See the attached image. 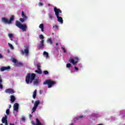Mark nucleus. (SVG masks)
Listing matches in <instances>:
<instances>
[{
  "mask_svg": "<svg viewBox=\"0 0 125 125\" xmlns=\"http://www.w3.org/2000/svg\"><path fill=\"white\" fill-rule=\"evenodd\" d=\"M33 125H43L41 122H40V120L39 119L37 118L36 119V123H33Z\"/></svg>",
  "mask_w": 125,
  "mask_h": 125,
  "instance_id": "obj_14",
  "label": "nucleus"
},
{
  "mask_svg": "<svg viewBox=\"0 0 125 125\" xmlns=\"http://www.w3.org/2000/svg\"><path fill=\"white\" fill-rule=\"evenodd\" d=\"M55 81H52L51 79H48L43 82V84H47L48 88L52 87L53 85L55 84Z\"/></svg>",
  "mask_w": 125,
  "mask_h": 125,
  "instance_id": "obj_5",
  "label": "nucleus"
},
{
  "mask_svg": "<svg viewBox=\"0 0 125 125\" xmlns=\"http://www.w3.org/2000/svg\"><path fill=\"white\" fill-rule=\"evenodd\" d=\"M8 44L11 49H14V47H13V45H12V44H10V43H8Z\"/></svg>",
  "mask_w": 125,
  "mask_h": 125,
  "instance_id": "obj_28",
  "label": "nucleus"
},
{
  "mask_svg": "<svg viewBox=\"0 0 125 125\" xmlns=\"http://www.w3.org/2000/svg\"><path fill=\"white\" fill-rule=\"evenodd\" d=\"M79 68H82V64H79Z\"/></svg>",
  "mask_w": 125,
  "mask_h": 125,
  "instance_id": "obj_39",
  "label": "nucleus"
},
{
  "mask_svg": "<svg viewBox=\"0 0 125 125\" xmlns=\"http://www.w3.org/2000/svg\"><path fill=\"white\" fill-rule=\"evenodd\" d=\"M83 115H80L79 117H77L75 118V121H79V120H80V119H83Z\"/></svg>",
  "mask_w": 125,
  "mask_h": 125,
  "instance_id": "obj_21",
  "label": "nucleus"
},
{
  "mask_svg": "<svg viewBox=\"0 0 125 125\" xmlns=\"http://www.w3.org/2000/svg\"><path fill=\"white\" fill-rule=\"evenodd\" d=\"M25 47V49L24 50H21V54L22 55H24V54L25 53V54H26V55H28L29 54V46L26 45L24 46Z\"/></svg>",
  "mask_w": 125,
  "mask_h": 125,
  "instance_id": "obj_8",
  "label": "nucleus"
},
{
  "mask_svg": "<svg viewBox=\"0 0 125 125\" xmlns=\"http://www.w3.org/2000/svg\"><path fill=\"white\" fill-rule=\"evenodd\" d=\"M37 108H38V107H37V106H35L34 105V106L32 108V113L36 112V111L37 110Z\"/></svg>",
  "mask_w": 125,
  "mask_h": 125,
  "instance_id": "obj_25",
  "label": "nucleus"
},
{
  "mask_svg": "<svg viewBox=\"0 0 125 125\" xmlns=\"http://www.w3.org/2000/svg\"><path fill=\"white\" fill-rule=\"evenodd\" d=\"M36 97H37V90H34L33 94V98L36 99Z\"/></svg>",
  "mask_w": 125,
  "mask_h": 125,
  "instance_id": "obj_19",
  "label": "nucleus"
},
{
  "mask_svg": "<svg viewBox=\"0 0 125 125\" xmlns=\"http://www.w3.org/2000/svg\"><path fill=\"white\" fill-rule=\"evenodd\" d=\"M16 26L19 28L20 29H21L23 32L26 31L28 28L27 26V25L26 24H22L20 23V22L17 21L15 23Z\"/></svg>",
  "mask_w": 125,
  "mask_h": 125,
  "instance_id": "obj_3",
  "label": "nucleus"
},
{
  "mask_svg": "<svg viewBox=\"0 0 125 125\" xmlns=\"http://www.w3.org/2000/svg\"><path fill=\"white\" fill-rule=\"evenodd\" d=\"M43 73H44V75H48V71H47V70H45V71H43Z\"/></svg>",
  "mask_w": 125,
  "mask_h": 125,
  "instance_id": "obj_33",
  "label": "nucleus"
},
{
  "mask_svg": "<svg viewBox=\"0 0 125 125\" xmlns=\"http://www.w3.org/2000/svg\"><path fill=\"white\" fill-rule=\"evenodd\" d=\"M9 125H15L14 124H12V123H10Z\"/></svg>",
  "mask_w": 125,
  "mask_h": 125,
  "instance_id": "obj_43",
  "label": "nucleus"
},
{
  "mask_svg": "<svg viewBox=\"0 0 125 125\" xmlns=\"http://www.w3.org/2000/svg\"><path fill=\"white\" fill-rule=\"evenodd\" d=\"M12 62H13V63H16V65L17 66H22L23 65V63H21V62H17V60L15 59H13L12 60Z\"/></svg>",
  "mask_w": 125,
  "mask_h": 125,
  "instance_id": "obj_12",
  "label": "nucleus"
},
{
  "mask_svg": "<svg viewBox=\"0 0 125 125\" xmlns=\"http://www.w3.org/2000/svg\"><path fill=\"white\" fill-rule=\"evenodd\" d=\"M9 112H10L9 109H6V114H7V115H9Z\"/></svg>",
  "mask_w": 125,
  "mask_h": 125,
  "instance_id": "obj_34",
  "label": "nucleus"
},
{
  "mask_svg": "<svg viewBox=\"0 0 125 125\" xmlns=\"http://www.w3.org/2000/svg\"><path fill=\"white\" fill-rule=\"evenodd\" d=\"M39 38L41 41H40V44L38 46V48H39V49H42V48H43V46H44V37L42 34H41L39 35Z\"/></svg>",
  "mask_w": 125,
  "mask_h": 125,
  "instance_id": "obj_6",
  "label": "nucleus"
},
{
  "mask_svg": "<svg viewBox=\"0 0 125 125\" xmlns=\"http://www.w3.org/2000/svg\"><path fill=\"white\" fill-rule=\"evenodd\" d=\"M5 92L9 94H13V93H15V91L12 88H8L5 90Z\"/></svg>",
  "mask_w": 125,
  "mask_h": 125,
  "instance_id": "obj_9",
  "label": "nucleus"
},
{
  "mask_svg": "<svg viewBox=\"0 0 125 125\" xmlns=\"http://www.w3.org/2000/svg\"><path fill=\"white\" fill-rule=\"evenodd\" d=\"M32 103H34V101L33 100V101H32Z\"/></svg>",
  "mask_w": 125,
  "mask_h": 125,
  "instance_id": "obj_46",
  "label": "nucleus"
},
{
  "mask_svg": "<svg viewBox=\"0 0 125 125\" xmlns=\"http://www.w3.org/2000/svg\"><path fill=\"white\" fill-rule=\"evenodd\" d=\"M68 61L73 65H76L79 62V58L78 57H75L73 58L70 57Z\"/></svg>",
  "mask_w": 125,
  "mask_h": 125,
  "instance_id": "obj_7",
  "label": "nucleus"
},
{
  "mask_svg": "<svg viewBox=\"0 0 125 125\" xmlns=\"http://www.w3.org/2000/svg\"><path fill=\"white\" fill-rule=\"evenodd\" d=\"M15 42L16 44H17V45L18 44V43L17 42V41H16Z\"/></svg>",
  "mask_w": 125,
  "mask_h": 125,
  "instance_id": "obj_44",
  "label": "nucleus"
},
{
  "mask_svg": "<svg viewBox=\"0 0 125 125\" xmlns=\"http://www.w3.org/2000/svg\"><path fill=\"white\" fill-rule=\"evenodd\" d=\"M39 6H42V5H43V4L40 2L39 3Z\"/></svg>",
  "mask_w": 125,
  "mask_h": 125,
  "instance_id": "obj_36",
  "label": "nucleus"
},
{
  "mask_svg": "<svg viewBox=\"0 0 125 125\" xmlns=\"http://www.w3.org/2000/svg\"><path fill=\"white\" fill-rule=\"evenodd\" d=\"M39 28L41 29L42 32H43L44 26L43 24L42 23L39 25Z\"/></svg>",
  "mask_w": 125,
  "mask_h": 125,
  "instance_id": "obj_22",
  "label": "nucleus"
},
{
  "mask_svg": "<svg viewBox=\"0 0 125 125\" xmlns=\"http://www.w3.org/2000/svg\"><path fill=\"white\" fill-rule=\"evenodd\" d=\"M2 79H1V77L0 76V89H2L3 88V86L2 85Z\"/></svg>",
  "mask_w": 125,
  "mask_h": 125,
  "instance_id": "obj_16",
  "label": "nucleus"
},
{
  "mask_svg": "<svg viewBox=\"0 0 125 125\" xmlns=\"http://www.w3.org/2000/svg\"><path fill=\"white\" fill-rule=\"evenodd\" d=\"M37 67L38 69H41V64L40 63L37 64Z\"/></svg>",
  "mask_w": 125,
  "mask_h": 125,
  "instance_id": "obj_32",
  "label": "nucleus"
},
{
  "mask_svg": "<svg viewBox=\"0 0 125 125\" xmlns=\"http://www.w3.org/2000/svg\"><path fill=\"white\" fill-rule=\"evenodd\" d=\"M74 69L77 72L79 71V68L77 67L76 66H74Z\"/></svg>",
  "mask_w": 125,
  "mask_h": 125,
  "instance_id": "obj_35",
  "label": "nucleus"
},
{
  "mask_svg": "<svg viewBox=\"0 0 125 125\" xmlns=\"http://www.w3.org/2000/svg\"><path fill=\"white\" fill-rule=\"evenodd\" d=\"M0 125H2V124H0Z\"/></svg>",
  "mask_w": 125,
  "mask_h": 125,
  "instance_id": "obj_48",
  "label": "nucleus"
},
{
  "mask_svg": "<svg viewBox=\"0 0 125 125\" xmlns=\"http://www.w3.org/2000/svg\"><path fill=\"white\" fill-rule=\"evenodd\" d=\"M9 38L11 41H13L12 38H13V34H8Z\"/></svg>",
  "mask_w": 125,
  "mask_h": 125,
  "instance_id": "obj_24",
  "label": "nucleus"
},
{
  "mask_svg": "<svg viewBox=\"0 0 125 125\" xmlns=\"http://www.w3.org/2000/svg\"><path fill=\"white\" fill-rule=\"evenodd\" d=\"M19 109V104L18 103H15L13 105V110L16 112H18Z\"/></svg>",
  "mask_w": 125,
  "mask_h": 125,
  "instance_id": "obj_10",
  "label": "nucleus"
},
{
  "mask_svg": "<svg viewBox=\"0 0 125 125\" xmlns=\"http://www.w3.org/2000/svg\"><path fill=\"white\" fill-rule=\"evenodd\" d=\"M21 120H22V121H26V119L25 118V117H22V118H21Z\"/></svg>",
  "mask_w": 125,
  "mask_h": 125,
  "instance_id": "obj_38",
  "label": "nucleus"
},
{
  "mask_svg": "<svg viewBox=\"0 0 125 125\" xmlns=\"http://www.w3.org/2000/svg\"><path fill=\"white\" fill-rule=\"evenodd\" d=\"M2 124H5V125H8L7 123V116L5 115V117L2 118Z\"/></svg>",
  "mask_w": 125,
  "mask_h": 125,
  "instance_id": "obj_11",
  "label": "nucleus"
},
{
  "mask_svg": "<svg viewBox=\"0 0 125 125\" xmlns=\"http://www.w3.org/2000/svg\"><path fill=\"white\" fill-rule=\"evenodd\" d=\"M47 42H48V43H49L50 44H52V43H53V42H52V39H51V38H49L47 40Z\"/></svg>",
  "mask_w": 125,
  "mask_h": 125,
  "instance_id": "obj_20",
  "label": "nucleus"
},
{
  "mask_svg": "<svg viewBox=\"0 0 125 125\" xmlns=\"http://www.w3.org/2000/svg\"><path fill=\"white\" fill-rule=\"evenodd\" d=\"M9 109H10V108H11V104L9 105Z\"/></svg>",
  "mask_w": 125,
  "mask_h": 125,
  "instance_id": "obj_41",
  "label": "nucleus"
},
{
  "mask_svg": "<svg viewBox=\"0 0 125 125\" xmlns=\"http://www.w3.org/2000/svg\"><path fill=\"white\" fill-rule=\"evenodd\" d=\"M10 99H11V103H13V102H14V101H15V97L13 95L11 96L10 97Z\"/></svg>",
  "mask_w": 125,
  "mask_h": 125,
  "instance_id": "obj_17",
  "label": "nucleus"
},
{
  "mask_svg": "<svg viewBox=\"0 0 125 125\" xmlns=\"http://www.w3.org/2000/svg\"><path fill=\"white\" fill-rule=\"evenodd\" d=\"M29 118H30V119H31V118H32V115H31V114H30V115H29Z\"/></svg>",
  "mask_w": 125,
  "mask_h": 125,
  "instance_id": "obj_42",
  "label": "nucleus"
},
{
  "mask_svg": "<svg viewBox=\"0 0 125 125\" xmlns=\"http://www.w3.org/2000/svg\"><path fill=\"white\" fill-rule=\"evenodd\" d=\"M21 16L22 18L26 19V20L28 19V17H26V15L24 13L23 11L21 12Z\"/></svg>",
  "mask_w": 125,
  "mask_h": 125,
  "instance_id": "obj_18",
  "label": "nucleus"
},
{
  "mask_svg": "<svg viewBox=\"0 0 125 125\" xmlns=\"http://www.w3.org/2000/svg\"><path fill=\"white\" fill-rule=\"evenodd\" d=\"M35 73H37L38 74H39V75H42V71L41 69H38L35 71Z\"/></svg>",
  "mask_w": 125,
  "mask_h": 125,
  "instance_id": "obj_23",
  "label": "nucleus"
},
{
  "mask_svg": "<svg viewBox=\"0 0 125 125\" xmlns=\"http://www.w3.org/2000/svg\"><path fill=\"white\" fill-rule=\"evenodd\" d=\"M53 28H55L56 29H58V26L57 25H55L53 26Z\"/></svg>",
  "mask_w": 125,
  "mask_h": 125,
  "instance_id": "obj_37",
  "label": "nucleus"
},
{
  "mask_svg": "<svg viewBox=\"0 0 125 125\" xmlns=\"http://www.w3.org/2000/svg\"><path fill=\"white\" fill-rule=\"evenodd\" d=\"M10 69V66H3L1 67L0 71L1 72H3V71H5V70H9Z\"/></svg>",
  "mask_w": 125,
  "mask_h": 125,
  "instance_id": "obj_13",
  "label": "nucleus"
},
{
  "mask_svg": "<svg viewBox=\"0 0 125 125\" xmlns=\"http://www.w3.org/2000/svg\"><path fill=\"white\" fill-rule=\"evenodd\" d=\"M26 19H24V18H20V21H21V23H23L24 21H26Z\"/></svg>",
  "mask_w": 125,
  "mask_h": 125,
  "instance_id": "obj_27",
  "label": "nucleus"
},
{
  "mask_svg": "<svg viewBox=\"0 0 125 125\" xmlns=\"http://www.w3.org/2000/svg\"><path fill=\"white\" fill-rule=\"evenodd\" d=\"M56 46H57V45H58V43H56Z\"/></svg>",
  "mask_w": 125,
  "mask_h": 125,
  "instance_id": "obj_45",
  "label": "nucleus"
},
{
  "mask_svg": "<svg viewBox=\"0 0 125 125\" xmlns=\"http://www.w3.org/2000/svg\"><path fill=\"white\" fill-rule=\"evenodd\" d=\"M36 74L35 73H28L25 77V82L27 84L32 83L33 81L34 84H38L39 80L36 79Z\"/></svg>",
  "mask_w": 125,
  "mask_h": 125,
  "instance_id": "obj_1",
  "label": "nucleus"
},
{
  "mask_svg": "<svg viewBox=\"0 0 125 125\" xmlns=\"http://www.w3.org/2000/svg\"><path fill=\"white\" fill-rule=\"evenodd\" d=\"M1 20L2 22L5 23V24H11L13 21H14V16L12 15L10 18L9 20L5 18H2Z\"/></svg>",
  "mask_w": 125,
  "mask_h": 125,
  "instance_id": "obj_4",
  "label": "nucleus"
},
{
  "mask_svg": "<svg viewBox=\"0 0 125 125\" xmlns=\"http://www.w3.org/2000/svg\"><path fill=\"white\" fill-rule=\"evenodd\" d=\"M40 103H41V102H40V101H39V100H37V101H35L34 106L38 107L39 106V105H40Z\"/></svg>",
  "mask_w": 125,
  "mask_h": 125,
  "instance_id": "obj_15",
  "label": "nucleus"
},
{
  "mask_svg": "<svg viewBox=\"0 0 125 125\" xmlns=\"http://www.w3.org/2000/svg\"><path fill=\"white\" fill-rule=\"evenodd\" d=\"M54 11L55 12V15L57 18L58 22L63 24V19L61 17H59V13H62V11L60 9L57 8L56 7H54Z\"/></svg>",
  "mask_w": 125,
  "mask_h": 125,
  "instance_id": "obj_2",
  "label": "nucleus"
},
{
  "mask_svg": "<svg viewBox=\"0 0 125 125\" xmlns=\"http://www.w3.org/2000/svg\"><path fill=\"white\" fill-rule=\"evenodd\" d=\"M72 67V64L71 63L66 64V68H71Z\"/></svg>",
  "mask_w": 125,
  "mask_h": 125,
  "instance_id": "obj_29",
  "label": "nucleus"
},
{
  "mask_svg": "<svg viewBox=\"0 0 125 125\" xmlns=\"http://www.w3.org/2000/svg\"><path fill=\"white\" fill-rule=\"evenodd\" d=\"M2 55H1V54H0V58H2Z\"/></svg>",
  "mask_w": 125,
  "mask_h": 125,
  "instance_id": "obj_40",
  "label": "nucleus"
},
{
  "mask_svg": "<svg viewBox=\"0 0 125 125\" xmlns=\"http://www.w3.org/2000/svg\"><path fill=\"white\" fill-rule=\"evenodd\" d=\"M43 55H44L45 56H46V57L47 58V57H48V53H47V52L44 51L43 53Z\"/></svg>",
  "mask_w": 125,
  "mask_h": 125,
  "instance_id": "obj_26",
  "label": "nucleus"
},
{
  "mask_svg": "<svg viewBox=\"0 0 125 125\" xmlns=\"http://www.w3.org/2000/svg\"><path fill=\"white\" fill-rule=\"evenodd\" d=\"M48 16H49L50 19H51V20H53V16H52V15L51 14H49Z\"/></svg>",
  "mask_w": 125,
  "mask_h": 125,
  "instance_id": "obj_30",
  "label": "nucleus"
},
{
  "mask_svg": "<svg viewBox=\"0 0 125 125\" xmlns=\"http://www.w3.org/2000/svg\"><path fill=\"white\" fill-rule=\"evenodd\" d=\"M61 48L62 50H63L64 53H67V51L65 49V48H64V47H62Z\"/></svg>",
  "mask_w": 125,
  "mask_h": 125,
  "instance_id": "obj_31",
  "label": "nucleus"
},
{
  "mask_svg": "<svg viewBox=\"0 0 125 125\" xmlns=\"http://www.w3.org/2000/svg\"><path fill=\"white\" fill-rule=\"evenodd\" d=\"M50 5V4H48V6H49Z\"/></svg>",
  "mask_w": 125,
  "mask_h": 125,
  "instance_id": "obj_47",
  "label": "nucleus"
}]
</instances>
